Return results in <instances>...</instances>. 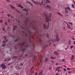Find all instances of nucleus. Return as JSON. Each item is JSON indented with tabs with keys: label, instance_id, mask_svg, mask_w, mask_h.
Segmentation results:
<instances>
[{
	"label": "nucleus",
	"instance_id": "nucleus-1",
	"mask_svg": "<svg viewBox=\"0 0 75 75\" xmlns=\"http://www.w3.org/2000/svg\"><path fill=\"white\" fill-rule=\"evenodd\" d=\"M50 16L49 17L46 16V21L47 23V30L49 28V21L51 20V19L50 18L51 17V13H50Z\"/></svg>",
	"mask_w": 75,
	"mask_h": 75
},
{
	"label": "nucleus",
	"instance_id": "nucleus-2",
	"mask_svg": "<svg viewBox=\"0 0 75 75\" xmlns=\"http://www.w3.org/2000/svg\"><path fill=\"white\" fill-rule=\"evenodd\" d=\"M46 2L45 3V0H42V4H43V5H44L45 4V3L46 4H47V3H51V2L49 0H46Z\"/></svg>",
	"mask_w": 75,
	"mask_h": 75
},
{
	"label": "nucleus",
	"instance_id": "nucleus-3",
	"mask_svg": "<svg viewBox=\"0 0 75 75\" xmlns=\"http://www.w3.org/2000/svg\"><path fill=\"white\" fill-rule=\"evenodd\" d=\"M62 68L61 67H58L56 69V71H57L58 72H60L61 71Z\"/></svg>",
	"mask_w": 75,
	"mask_h": 75
},
{
	"label": "nucleus",
	"instance_id": "nucleus-4",
	"mask_svg": "<svg viewBox=\"0 0 75 75\" xmlns=\"http://www.w3.org/2000/svg\"><path fill=\"white\" fill-rule=\"evenodd\" d=\"M1 68H2L3 69H5V68H6V65L4 64H1Z\"/></svg>",
	"mask_w": 75,
	"mask_h": 75
},
{
	"label": "nucleus",
	"instance_id": "nucleus-5",
	"mask_svg": "<svg viewBox=\"0 0 75 75\" xmlns=\"http://www.w3.org/2000/svg\"><path fill=\"white\" fill-rule=\"evenodd\" d=\"M39 60H40V62H42V57H41V55L39 54L38 57Z\"/></svg>",
	"mask_w": 75,
	"mask_h": 75
},
{
	"label": "nucleus",
	"instance_id": "nucleus-6",
	"mask_svg": "<svg viewBox=\"0 0 75 75\" xmlns=\"http://www.w3.org/2000/svg\"><path fill=\"white\" fill-rule=\"evenodd\" d=\"M47 23H45L44 25V28L46 30L47 29Z\"/></svg>",
	"mask_w": 75,
	"mask_h": 75
},
{
	"label": "nucleus",
	"instance_id": "nucleus-7",
	"mask_svg": "<svg viewBox=\"0 0 75 75\" xmlns=\"http://www.w3.org/2000/svg\"><path fill=\"white\" fill-rule=\"evenodd\" d=\"M56 40L57 41H59V38H58V35H57Z\"/></svg>",
	"mask_w": 75,
	"mask_h": 75
},
{
	"label": "nucleus",
	"instance_id": "nucleus-8",
	"mask_svg": "<svg viewBox=\"0 0 75 75\" xmlns=\"http://www.w3.org/2000/svg\"><path fill=\"white\" fill-rule=\"evenodd\" d=\"M47 8H50L51 9V6H49V5H47L46 6Z\"/></svg>",
	"mask_w": 75,
	"mask_h": 75
},
{
	"label": "nucleus",
	"instance_id": "nucleus-9",
	"mask_svg": "<svg viewBox=\"0 0 75 75\" xmlns=\"http://www.w3.org/2000/svg\"><path fill=\"white\" fill-rule=\"evenodd\" d=\"M11 60V59L9 58L8 59H4L5 61H10Z\"/></svg>",
	"mask_w": 75,
	"mask_h": 75
},
{
	"label": "nucleus",
	"instance_id": "nucleus-10",
	"mask_svg": "<svg viewBox=\"0 0 75 75\" xmlns=\"http://www.w3.org/2000/svg\"><path fill=\"white\" fill-rule=\"evenodd\" d=\"M16 68H17V70H19L21 69V68L19 67L18 66H17V67H16Z\"/></svg>",
	"mask_w": 75,
	"mask_h": 75
},
{
	"label": "nucleus",
	"instance_id": "nucleus-11",
	"mask_svg": "<svg viewBox=\"0 0 75 75\" xmlns=\"http://www.w3.org/2000/svg\"><path fill=\"white\" fill-rule=\"evenodd\" d=\"M57 14H59V15L60 16H63V15H62V14L60 13L59 12H57Z\"/></svg>",
	"mask_w": 75,
	"mask_h": 75
},
{
	"label": "nucleus",
	"instance_id": "nucleus-12",
	"mask_svg": "<svg viewBox=\"0 0 75 75\" xmlns=\"http://www.w3.org/2000/svg\"><path fill=\"white\" fill-rule=\"evenodd\" d=\"M17 28V27L16 26H15L13 28V30H16V29Z\"/></svg>",
	"mask_w": 75,
	"mask_h": 75
},
{
	"label": "nucleus",
	"instance_id": "nucleus-13",
	"mask_svg": "<svg viewBox=\"0 0 75 75\" xmlns=\"http://www.w3.org/2000/svg\"><path fill=\"white\" fill-rule=\"evenodd\" d=\"M11 8H12L13 9H15V7H14L13 6V5H11Z\"/></svg>",
	"mask_w": 75,
	"mask_h": 75
},
{
	"label": "nucleus",
	"instance_id": "nucleus-14",
	"mask_svg": "<svg viewBox=\"0 0 75 75\" xmlns=\"http://www.w3.org/2000/svg\"><path fill=\"white\" fill-rule=\"evenodd\" d=\"M54 54H56V55H58V52L56 51H54Z\"/></svg>",
	"mask_w": 75,
	"mask_h": 75
},
{
	"label": "nucleus",
	"instance_id": "nucleus-15",
	"mask_svg": "<svg viewBox=\"0 0 75 75\" xmlns=\"http://www.w3.org/2000/svg\"><path fill=\"white\" fill-rule=\"evenodd\" d=\"M67 9H68V10H70V8L69 7H67L65 8V10H67Z\"/></svg>",
	"mask_w": 75,
	"mask_h": 75
},
{
	"label": "nucleus",
	"instance_id": "nucleus-16",
	"mask_svg": "<svg viewBox=\"0 0 75 75\" xmlns=\"http://www.w3.org/2000/svg\"><path fill=\"white\" fill-rule=\"evenodd\" d=\"M74 56L73 55L72 56L71 58V60H73L74 59Z\"/></svg>",
	"mask_w": 75,
	"mask_h": 75
},
{
	"label": "nucleus",
	"instance_id": "nucleus-17",
	"mask_svg": "<svg viewBox=\"0 0 75 75\" xmlns=\"http://www.w3.org/2000/svg\"><path fill=\"white\" fill-rule=\"evenodd\" d=\"M55 41V40H52L51 42V43H52V42H54Z\"/></svg>",
	"mask_w": 75,
	"mask_h": 75
},
{
	"label": "nucleus",
	"instance_id": "nucleus-18",
	"mask_svg": "<svg viewBox=\"0 0 75 75\" xmlns=\"http://www.w3.org/2000/svg\"><path fill=\"white\" fill-rule=\"evenodd\" d=\"M19 7H21V8H23V6H22L21 5H19Z\"/></svg>",
	"mask_w": 75,
	"mask_h": 75
},
{
	"label": "nucleus",
	"instance_id": "nucleus-19",
	"mask_svg": "<svg viewBox=\"0 0 75 75\" xmlns=\"http://www.w3.org/2000/svg\"><path fill=\"white\" fill-rule=\"evenodd\" d=\"M7 42V41H4V40H3V43H6V42Z\"/></svg>",
	"mask_w": 75,
	"mask_h": 75
},
{
	"label": "nucleus",
	"instance_id": "nucleus-20",
	"mask_svg": "<svg viewBox=\"0 0 75 75\" xmlns=\"http://www.w3.org/2000/svg\"><path fill=\"white\" fill-rule=\"evenodd\" d=\"M74 47V46L73 45H71L70 46V49H72V48Z\"/></svg>",
	"mask_w": 75,
	"mask_h": 75
},
{
	"label": "nucleus",
	"instance_id": "nucleus-21",
	"mask_svg": "<svg viewBox=\"0 0 75 75\" xmlns=\"http://www.w3.org/2000/svg\"><path fill=\"white\" fill-rule=\"evenodd\" d=\"M47 61H48V59L47 58H46L45 62H47Z\"/></svg>",
	"mask_w": 75,
	"mask_h": 75
},
{
	"label": "nucleus",
	"instance_id": "nucleus-22",
	"mask_svg": "<svg viewBox=\"0 0 75 75\" xmlns=\"http://www.w3.org/2000/svg\"><path fill=\"white\" fill-rule=\"evenodd\" d=\"M51 59H55V57H51Z\"/></svg>",
	"mask_w": 75,
	"mask_h": 75
},
{
	"label": "nucleus",
	"instance_id": "nucleus-23",
	"mask_svg": "<svg viewBox=\"0 0 75 75\" xmlns=\"http://www.w3.org/2000/svg\"><path fill=\"white\" fill-rule=\"evenodd\" d=\"M33 68H34V67H33L31 69H30V71H32L33 69Z\"/></svg>",
	"mask_w": 75,
	"mask_h": 75
},
{
	"label": "nucleus",
	"instance_id": "nucleus-24",
	"mask_svg": "<svg viewBox=\"0 0 75 75\" xmlns=\"http://www.w3.org/2000/svg\"><path fill=\"white\" fill-rule=\"evenodd\" d=\"M23 10L24 11H28V9L25 8V9H24Z\"/></svg>",
	"mask_w": 75,
	"mask_h": 75
},
{
	"label": "nucleus",
	"instance_id": "nucleus-25",
	"mask_svg": "<svg viewBox=\"0 0 75 75\" xmlns=\"http://www.w3.org/2000/svg\"><path fill=\"white\" fill-rule=\"evenodd\" d=\"M69 24L71 25H72V23H69Z\"/></svg>",
	"mask_w": 75,
	"mask_h": 75
},
{
	"label": "nucleus",
	"instance_id": "nucleus-26",
	"mask_svg": "<svg viewBox=\"0 0 75 75\" xmlns=\"http://www.w3.org/2000/svg\"><path fill=\"white\" fill-rule=\"evenodd\" d=\"M17 58V56H14L13 57V59H14V58Z\"/></svg>",
	"mask_w": 75,
	"mask_h": 75
},
{
	"label": "nucleus",
	"instance_id": "nucleus-27",
	"mask_svg": "<svg viewBox=\"0 0 75 75\" xmlns=\"http://www.w3.org/2000/svg\"><path fill=\"white\" fill-rule=\"evenodd\" d=\"M67 28H70V26H69L68 25V24H67Z\"/></svg>",
	"mask_w": 75,
	"mask_h": 75
},
{
	"label": "nucleus",
	"instance_id": "nucleus-28",
	"mask_svg": "<svg viewBox=\"0 0 75 75\" xmlns=\"http://www.w3.org/2000/svg\"><path fill=\"white\" fill-rule=\"evenodd\" d=\"M71 6H72V7L73 8H74L75 6H74V4H72V5H71Z\"/></svg>",
	"mask_w": 75,
	"mask_h": 75
},
{
	"label": "nucleus",
	"instance_id": "nucleus-29",
	"mask_svg": "<svg viewBox=\"0 0 75 75\" xmlns=\"http://www.w3.org/2000/svg\"><path fill=\"white\" fill-rule=\"evenodd\" d=\"M47 37L48 38H49V35L48 34H47Z\"/></svg>",
	"mask_w": 75,
	"mask_h": 75
},
{
	"label": "nucleus",
	"instance_id": "nucleus-30",
	"mask_svg": "<svg viewBox=\"0 0 75 75\" xmlns=\"http://www.w3.org/2000/svg\"><path fill=\"white\" fill-rule=\"evenodd\" d=\"M2 46L3 47H5V46H6V44H3Z\"/></svg>",
	"mask_w": 75,
	"mask_h": 75
},
{
	"label": "nucleus",
	"instance_id": "nucleus-31",
	"mask_svg": "<svg viewBox=\"0 0 75 75\" xmlns=\"http://www.w3.org/2000/svg\"><path fill=\"white\" fill-rule=\"evenodd\" d=\"M48 46V45H46V46H44V47L45 48L46 47H47Z\"/></svg>",
	"mask_w": 75,
	"mask_h": 75
},
{
	"label": "nucleus",
	"instance_id": "nucleus-32",
	"mask_svg": "<svg viewBox=\"0 0 75 75\" xmlns=\"http://www.w3.org/2000/svg\"><path fill=\"white\" fill-rule=\"evenodd\" d=\"M48 69H49V70H51V67H49Z\"/></svg>",
	"mask_w": 75,
	"mask_h": 75
},
{
	"label": "nucleus",
	"instance_id": "nucleus-33",
	"mask_svg": "<svg viewBox=\"0 0 75 75\" xmlns=\"http://www.w3.org/2000/svg\"><path fill=\"white\" fill-rule=\"evenodd\" d=\"M2 30H3L4 31H5V29H4V28H2Z\"/></svg>",
	"mask_w": 75,
	"mask_h": 75
},
{
	"label": "nucleus",
	"instance_id": "nucleus-34",
	"mask_svg": "<svg viewBox=\"0 0 75 75\" xmlns=\"http://www.w3.org/2000/svg\"><path fill=\"white\" fill-rule=\"evenodd\" d=\"M33 74H34V73L33 72H31L30 73V75H33Z\"/></svg>",
	"mask_w": 75,
	"mask_h": 75
},
{
	"label": "nucleus",
	"instance_id": "nucleus-35",
	"mask_svg": "<svg viewBox=\"0 0 75 75\" xmlns=\"http://www.w3.org/2000/svg\"><path fill=\"white\" fill-rule=\"evenodd\" d=\"M33 59H34V60H35V59H36V57H33Z\"/></svg>",
	"mask_w": 75,
	"mask_h": 75
},
{
	"label": "nucleus",
	"instance_id": "nucleus-36",
	"mask_svg": "<svg viewBox=\"0 0 75 75\" xmlns=\"http://www.w3.org/2000/svg\"><path fill=\"white\" fill-rule=\"evenodd\" d=\"M59 64L58 63H56L55 64V65H58Z\"/></svg>",
	"mask_w": 75,
	"mask_h": 75
},
{
	"label": "nucleus",
	"instance_id": "nucleus-37",
	"mask_svg": "<svg viewBox=\"0 0 75 75\" xmlns=\"http://www.w3.org/2000/svg\"><path fill=\"white\" fill-rule=\"evenodd\" d=\"M0 23H3V21L1 20L0 21Z\"/></svg>",
	"mask_w": 75,
	"mask_h": 75
},
{
	"label": "nucleus",
	"instance_id": "nucleus-38",
	"mask_svg": "<svg viewBox=\"0 0 75 75\" xmlns=\"http://www.w3.org/2000/svg\"><path fill=\"white\" fill-rule=\"evenodd\" d=\"M67 70H69V69H70V68H67Z\"/></svg>",
	"mask_w": 75,
	"mask_h": 75
},
{
	"label": "nucleus",
	"instance_id": "nucleus-39",
	"mask_svg": "<svg viewBox=\"0 0 75 75\" xmlns=\"http://www.w3.org/2000/svg\"><path fill=\"white\" fill-rule=\"evenodd\" d=\"M7 2H8V3L10 1V0H7Z\"/></svg>",
	"mask_w": 75,
	"mask_h": 75
},
{
	"label": "nucleus",
	"instance_id": "nucleus-40",
	"mask_svg": "<svg viewBox=\"0 0 75 75\" xmlns=\"http://www.w3.org/2000/svg\"><path fill=\"white\" fill-rule=\"evenodd\" d=\"M8 17H10V14H8Z\"/></svg>",
	"mask_w": 75,
	"mask_h": 75
},
{
	"label": "nucleus",
	"instance_id": "nucleus-41",
	"mask_svg": "<svg viewBox=\"0 0 75 75\" xmlns=\"http://www.w3.org/2000/svg\"><path fill=\"white\" fill-rule=\"evenodd\" d=\"M5 24L6 25H7V22H5Z\"/></svg>",
	"mask_w": 75,
	"mask_h": 75
},
{
	"label": "nucleus",
	"instance_id": "nucleus-42",
	"mask_svg": "<svg viewBox=\"0 0 75 75\" xmlns=\"http://www.w3.org/2000/svg\"><path fill=\"white\" fill-rule=\"evenodd\" d=\"M64 71H67V69H64Z\"/></svg>",
	"mask_w": 75,
	"mask_h": 75
},
{
	"label": "nucleus",
	"instance_id": "nucleus-43",
	"mask_svg": "<svg viewBox=\"0 0 75 75\" xmlns=\"http://www.w3.org/2000/svg\"><path fill=\"white\" fill-rule=\"evenodd\" d=\"M73 44H74V45H75V41H74V42Z\"/></svg>",
	"mask_w": 75,
	"mask_h": 75
},
{
	"label": "nucleus",
	"instance_id": "nucleus-44",
	"mask_svg": "<svg viewBox=\"0 0 75 75\" xmlns=\"http://www.w3.org/2000/svg\"><path fill=\"white\" fill-rule=\"evenodd\" d=\"M66 13H68V11L66 10Z\"/></svg>",
	"mask_w": 75,
	"mask_h": 75
},
{
	"label": "nucleus",
	"instance_id": "nucleus-45",
	"mask_svg": "<svg viewBox=\"0 0 75 75\" xmlns=\"http://www.w3.org/2000/svg\"><path fill=\"white\" fill-rule=\"evenodd\" d=\"M64 60H64V59H63L62 60V61L63 62H64Z\"/></svg>",
	"mask_w": 75,
	"mask_h": 75
},
{
	"label": "nucleus",
	"instance_id": "nucleus-46",
	"mask_svg": "<svg viewBox=\"0 0 75 75\" xmlns=\"http://www.w3.org/2000/svg\"><path fill=\"white\" fill-rule=\"evenodd\" d=\"M35 75H37V72L35 73Z\"/></svg>",
	"mask_w": 75,
	"mask_h": 75
},
{
	"label": "nucleus",
	"instance_id": "nucleus-47",
	"mask_svg": "<svg viewBox=\"0 0 75 75\" xmlns=\"http://www.w3.org/2000/svg\"><path fill=\"white\" fill-rule=\"evenodd\" d=\"M56 75H59V73H57L56 74Z\"/></svg>",
	"mask_w": 75,
	"mask_h": 75
},
{
	"label": "nucleus",
	"instance_id": "nucleus-48",
	"mask_svg": "<svg viewBox=\"0 0 75 75\" xmlns=\"http://www.w3.org/2000/svg\"><path fill=\"white\" fill-rule=\"evenodd\" d=\"M6 38V37H4V39H5V40H6V38Z\"/></svg>",
	"mask_w": 75,
	"mask_h": 75
},
{
	"label": "nucleus",
	"instance_id": "nucleus-49",
	"mask_svg": "<svg viewBox=\"0 0 75 75\" xmlns=\"http://www.w3.org/2000/svg\"><path fill=\"white\" fill-rule=\"evenodd\" d=\"M73 40H75V38H73L72 39Z\"/></svg>",
	"mask_w": 75,
	"mask_h": 75
},
{
	"label": "nucleus",
	"instance_id": "nucleus-50",
	"mask_svg": "<svg viewBox=\"0 0 75 75\" xmlns=\"http://www.w3.org/2000/svg\"><path fill=\"white\" fill-rule=\"evenodd\" d=\"M64 67H65V68H67V66H64Z\"/></svg>",
	"mask_w": 75,
	"mask_h": 75
},
{
	"label": "nucleus",
	"instance_id": "nucleus-51",
	"mask_svg": "<svg viewBox=\"0 0 75 75\" xmlns=\"http://www.w3.org/2000/svg\"><path fill=\"white\" fill-rule=\"evenodd\" d=\"M22 47H23V46H24V44H22Z\"/></svg>",
	"mask_w": 75,
	"mask_h": 75
},
{
	"label": "nucleus",
	"instance_id": "nucleus-52",
	"mask_svg": "<svg viewBox=\"0 0 75 75\" xmlns=\"http://www.w3.org/2000/svg\"><path fill=\"white\" fill-rule=\"evenodd\" d=\"M8 22H9L10 21V20L9 19L8 20Z\"/></svg>",
	"mask_w": 75,
	"mask_h": 75
},
{
	"label": "nucleus",
	"instance_id": "nucleus-53",
	"mask_svg": "<svg viewBox=\"0 0 75 75\" xmlns=\"http://www.w3.org/2000/svg\"><path fill=\"white\" fill-rule=\"evenodd\" d=\"M67 50V48H65V50Z\"/></svg>",
	"mask_w": 75,
	"mask_h": 75
},
{
	"label": "nucleus",
	"instance_id": "nucleus-54",
	"mask_svg": "<svg viewBox=\"0 0 75 75\" xmlns=\"http://www.w3.org/2000/svg\"><path fill=\"white\" fill-rule=\"evenodd\" d=\"M21 65H23V64L21 63Z\"/></svg>",
	"mask_w": 75,
	"mask_h": 75
},
{
	"label": "nucleus",
	"instance_id": "nucleus-55",
	"mask_svg": "<svg viewBox=\"0 0 75 75\" xmlns=\"http://www.w3.org/2000/svg\"><path fill=\"white\" fill-rule=\"evenodd\" d=\"M52 63H54V61H52Z\"/></svg>",
	"mask_w": 75,
	"mask_h": 75
},
{
	"label": "nucleus",
	"instance_id": "nucleus-56",
	"mask_svg": "<svg viewBox=\"0 0 75 75\" xmlns=\"http://www.w3.org/2000/svg\"><path fill=\"white\" fill-rule=\"evenodd\" d=\"M38 65H40V64L39 63H38Z\"/></svg>",
	"mask_w": 75,
	"mask_h": 75
},
{
	"label": "nucleus",
	"instance_id": "nucleus-57",
	"mask_svg": "<svg viewBox=\"0 0 75 75\" xmlns=\"http://www.w3.org/2000/svg\"><path fill=\"white\" fill-rule=\"evenodd\" d=\"M54 46H55V44H54L53 45Z\"/></svg>",
	"mask_w": 75,
	"mask_h": 75
},
{
	"label": "nucleus",
	"instance_id": "nucleus-58",
	"mask_svg": "<svg viewBox=\"0 0 75 75\" xmlns=\"http://www.w3.org/2000/svg\"><path fill=\"white\" fill-rule=\"evenodd\" d=\"M10 63L9 64H8V65H10Z\"/></svg>",
	"mask_w": 75,
	"mask_h": 75
},
{
	"label": "nucleus",
	"instance_id": "nucleus-59",
	"mask_svg": "<svg viewBox=\"0 0 75 75\" xmlns=\"http://www.w3.org/2000/svg\"><path fill=\"white\" fill-rule=\"evenodd\" d=\"M70 72H69V74H70Z\"/></svg>",
	"mask_w": 75,
	"mask_h": 75
},
{
	"label": "nucleus",
	"instance_id": "nucleus-60",
	"mask_svg": "<svg viewBox=\"0 0 75 75\" xmlns=\"http://www.w3.org/2000/svg\"><path fill=\"white\" fill-rule=\"evenodd\" d=\"M31 4L32 6H33V5H32V4Z\"/></svg>",
	"mask_w": 75,
	"mask_h": 75
},
{
	"label": "nucleus",
	"instance_id": "nucleus-61",
	"mask_svg": "<svg viewBox=\"0 0 75 75\" xmlns=\"http://www.w3.org/2000/svg\"><path fill=\"white\" fill-rule=\"evenodd\" d=\"M33 39H35L33 37Z\"/></svg>",
	"mask_w": 75,
	"mask_h": 75
},
{
	"label": "nucleus",
	"instance_id": "nucleus-62",
	"mask_svg": "<svg viewBox=\"0 0 75 75\" xmlns=\"http://www.w3.org/2000/svg\"><path fill=\"white\" fill-rule=\"evenodd\" d=\"M4 13V12H2V13Z\"/></svg>",
	"mask_w": 75,
	"mask_h": 75
},
{
	"label": "nucleus",
	"instance_id": "nucleus-63",
	"mask_svg": "<svg viewBox=\"0 0 75 75\" xmlns=\"http://www.w3.org/2000/svg\"><path fill=\"white\" fill-rule=\"evenodd\" d=\"M65 75H67V74H66Z\"/></svg>",
	"mask_w": 75,
	"mask_h": 75
},
{
	"label": "nucleus",
	"instance_id": "nucleus-64",
	"mask_svg": "<svg viewBox=\"0 0 75 75\" xmlns=\"http://www.w3.org/2000/svg\"><path fill=\"white\" fill-rule=\"evenodd\" d=\"M64 29H65V28H64Z\"/></svg>",
	"mask_w": 75,
	"mask_h": 75
}]
</instances>
